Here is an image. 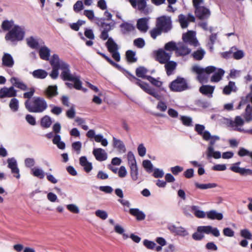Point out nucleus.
I'll return each mask as SVG.
<instances>
[{
  "label": "nucleus",
  "instance_id": "37998d69",
  "mask_svg": "<svg viewBox=\"0 0 252 252\" xmlns=\"http://www.w3.org/2000/svg\"><path fill=\"white\" fill-rule=\"evenodd\" d=\"M191 210L195 216L198 218H204L206 216L205 213L203 211L199 210L198 206H192L191 207Z\"/></svg>",
  "mask_w": 252,
  "mask_h": 252
},
{
  "label": "nucleus",
  "instance_id": "0e129e2a",
  "mask_svg": "<svg viewBox=\"0 0 252 252\" xmlns=\"http://www.w3.org/2000/svg\"><path fill=\"white\" fill-rule=\"evenodd\" d=\"M192 237L196 241H200L204 237V235H203L202 231H199V226L197 228L196 232H194L192 234Z\"/></svg>",
  "mask_w": 252,
  "mask_h": 252
},
{
  "label": "nucleus",
  "instance_id": "c756f323",
  "mask_svg": "<svg viewBox=\"0 0 252 252\" xmlns=\"http://www.w3.org/2000/svg\"><path fill=\"white\" fill-rule=\"evenodd\" d=\"M79 162L80 165L84 167V169L86 172H90L92 170V164L87 160L86 157L82 156L80 157Z\"/></svg>",
  "mask_w": 252,
  "mask_h": 252
},
{
  "label": "nucleus",
  "instance_id": "4468645a",
  "mask_svg": "<svg viewBox=\"0 0 252 252\" xmlns=\"http://www.w3.org/2000/svg\"><path fill=\"white\" fill-rule=\"evenodd\" d=\"M17 95V91L13 86L9 88L3 87L0 89V98L15 97Z\"/></svg>",
  "mask_w": 252,
  "mask_h": 252
},
{
  "label": "nucleus",
  "instance_id": "7ed1b4c3",
  "mask_svg": "<svg viewBox=\"0 0 252 252\" xmlns=\"http://www.w3.org/2000/svg\"><path fill=\"white\" fill-rule=\"evenodd\" d=\"M216 70V67L214 66H208L203 68L199 65H195L191 68V71L198 75L197 79L202 83L206 82L208 75L214 73Z\"/></svg>",
  "mask_w": 252,
  "mask_h": 252
},
{
  "label": "nucleus",
  "instance_id": "e433bc0d",
  "mask_svg": "<svg viewBox=\"0 0 252 252\" xmlns=\"http://www.w3.org/2000/svg\"><path fill=\"white\" fill-rule=\"evenodd\" d=\"M206 154L207 158L213 157L216 159H219L221 157L220 152L219 151H214V147H208Z\"/></svg>",
  "mask_w": 252,
  "mask_h": 252
},
{
  "label": "nucleus",
  "instance_id": "774afa93",
  "mask_svg": "<svg viewBox=\"0 0 252 252\" xmlns=\"http://www.w3.org/2000/svg\"><path fill=\"white\" fill-rule=\"evenodd\" d=\"M95 214L96 216L103 220H106L108 217L107 213L104 210H97L95 211Z\"/></svg>",
  "mask_w": 252,
  "mask_h": 252
},
{
  "label": "nucleus",
  "instance_id": "09e8293b",
  "mask_svg": "<svg viewBox=\"0 0 252 252\" xmlns=\"http://www.w3.org/2000/svg\"><path fill=\"white\" fill-rule=\"evenodd\" d=\"M178 19L182 28L185 29L188 27L189 22L185 15L180 14L178 17Z\"/></svg>",
  "mask_w": 252,
  "mask_h": 252
},
{
  "label": "nucleus",
  "instance_id": "f8f14e48",
  "mask_svg": "<svg viewBox=\"0 0 252 252\" xmlns=\"http://www.w3.org/2000/svg\"><path fill=\"white\" fill-rule=\"evenodd\" d=\"M241 164L240 161L233 163L230 167V169L235 173H239L242 176L250 175L252 176V170L251 169H247L245 168L240 167Z\"/></svg>",
  "mask_w": 252,
  "mask_h": 252
},
{
  "label": "nucleus",
  "instance_id": "a878e982",
  "mask_svg": "<svg viewBox=\"0 0 252 252\" xmlns=\"http://www.w3.org/2000/svg\"><path fill=\"white\" fill-rule=\"evenodd\" d=\"M214 89L215 86L202 85L199 88V92L203 95H206L209 97H212Z\"/></svg>",
  "mask_w": 252,
  "mask_h": 252
},
{
  "label": "nucleus",
  "instance_id": "f03ea898",
  "mask_svg": "<svg viewBox=\"0 0 252 252\" xmlns=\"http://www.w3.org/2000/svg\"><path fill=\"white\" fill-rule=\"evenodd\" d=\"M25 32L24 27L15 25L5 35V39L13 43L21 41L25 36Z\"/></svg>",
  "mask_w": 252,
  "mask_h": 252
},
{
  "label": "nucleus",
  "instance_id": "8fccbe9b",
  "mask_svg": "<svg viewBox=\"0 0 252 252\" xmlns=\"http://www.w3.org/2000/svg\"><path fill=\"white\" fill-rule=\"evenodd\" d=\"M177 46L176 43L174 41H170L166 43L164 45V50L167 51L168 52H171L173 51H177Z\"/></svg>",
  "mask_w": 252,
  "mask_h": 252
},
{
  "label": "nucleus",
  "instance_id": "f3484780",
  "mask_svg": "<svg viewBox=\"0 0 252 252\" xmlns=\"http://www.w3.org/2000/svg\"><path fill=\"white\" fill-rule=\"evenodd\" d=\"M167 228L171 233L176 235L182 236H186L189 235V233L186 229L182 226L177 227L174 224H169Z\"/></svg>",
  "mask_w": 252,
  "mask_h": 252
},
{
  "label": "nucleus",
  "instance_id": "338daca9",
  "mask_svg": "<svg viewBox=\"0 0 252 252\" xmlns=\"http://www.w3.org/2000/svg\"><path fill=\"white\" fill-rule=\"evenodd\" d=\"M147 80H148L153 85L158 87H160L162 85V82L151 76H148L147 77Z\"/></svg>",
  "mask_w": 252,
  "mask_h": 252
},
{
  "label": "nucleus",
  "instance_id": "79ce46f5",
  "mask_svg": "<svg viewBox=\"0 0 252 252\" xmlns=\"http://www.w3.org/2000/svg\"><path fill=\"white\" fill-rule=\"evenodd\" d=\"M148 70L144 66H139L136 69L135 73L137 77L147 79L148 75H146Z\"/></svg>",
  "mask_w": 252,
  "mask_h": 252
},
{
  "label": "nucleus",
  "instance_id": "9d476101",
  "mask_svg": "<svg viewBox=\"0 0 252 252\" xmlns=\"http://www.w3.org/2000/svg\"><path fill=\"white\" fill-rule=\"evenodd\" d=\"M182 39L185 43H188L194 47L197 46L199 44L195 37V32L193 31H189L187 33H184Z\"/></svg>",
  "mask_w": 252,
  "mask_h": 252
},
{
  "label": "nucleus",
  "instance_id": "6ab92c4d",
  "mask_svg": "<svg viewBox=\"0 0 252 252\" xmlns=\"http://www.w3.org/2000/svg\"><path fill=\"white\" fill-rule=\"evenodd\" d=\"M93 154L95 159L99 161H104L107 158V153L102 148L94 149Z\"/></svg>",
  "mask_w": 252,
  "mask_h": 252
},
{
  "label": "nucleus",
  "instance_id": "aec40b11",
  "mask_svg": "<svg viewBox=\"0 0 252 252\" xmlns=\"http://www.w3.org/2000/svg\"><path fill=\"white\" fill-rule=\"evenodd\" d=\"M205 128L204 125L200 124H196L194 127V130L198 134L202 136L204 140L207 141L210 138V133L209 131L205 130Z\"/></svg>",
  "mask_w": 252,
  "mask_h": 252
},
{
  "label": "nucleus",
  "instance_id": "864d4df0",
  "mask_svg": "<svg viewBox=\"0 0 252 252\" xmlns=\"http://www.w3.org/2000/svg\"><path fill=\"white\" fill-rule=\"evenodd\" d=\"M162 32H163L156 26L150 31V35L154 39H156L157 36L160 35Z\"/></svg>",
  "mask_w": 252,
  "mask_h": 252
},
{
  "label": "nucleus",
  "instance_id": "ddd939ff",
  "mask_svg": "<svg viewBox=\"0 0 252 252\" xmlns=\"http://www.w3.org/2000/svg\"><path fill=\"white\" fill-rule=\"evenodd\" d=\"M7 167L11 169V173L13 176L17 179H19L20 174L19 173V169L17 166L16 160L14 158H9L7 159Z\"/></svg>",
  "mask_w": 252,
  "mask_h": 252
},
{
  "label": "nucleus",
  "instance_id": "3c124183",
  "mask_svg": "<svg viewBox=\"0 0 252 252\" xmlns=\"http://www.w3.org/2000/svg\"><path fill=\"white\" fill-rule=\"evenodd\" d=\"M183 125L186 126H192V118L189 116H181L180 118Z\"/></svg>",
  "mask_w": 252,
  "mask_h": 252
},
{
  "label": "nucleus",
  "instance_id": "603ef678",
  "mask_svg": "<svg viewBox=\"0 0 252 252\" xmlns=\"http://www.w3.org/2000/svg\"><path fill=\"white\" fill-rule=\"evenodd\" d=\"M114 230L117 233L122 235L123 239L125 240L129 237L127 234L124 233L125 230L124 228L118 224L115 225Z\"/></svg>",
  "mask_w": 252,
  "mask_h": 252
},
{
  "label": "nucleus",
  "instance_id": "5fc2aeb1",
  "mask_svg": "<svg viewBox=\"0 0 252 252\" xmlns=\"http://www.w3.org/2000/svg\"><path fill=\"white\" fill-rule=\"evenodd\" d=\"M9 107L13 112H16L19 109V101L16 98H12L9 102Z\"/></svg>",
  "mask_w": 252,
  "mask_h": 252
},
{
  "label": "nucleus",
  "instance_id": "412c9836",
  "mask_svg": "<svg viewBox=\"0 0 252 252\" xmlns=\"http://www.w3.org/2000/svg\"><path fill=\"white\" fill-rule=\"evenodd\" d=\"M96 24L99 27L102 29V31L109 32L112 29V27L114 26V23L107 24L104 22V18H95Z\"/></svg>",
  "mask_w": 252,
  "mask_h": 252
},
{
  "label": "nucleus",
  "instance_id": "1a4fd4ad",
  "mask_svg": "<svg viewBox=\"0 0 252 252\" xmlns=\"http://www.w3.org/2000/svg\"><path fill=\"white\" fill-rule=\"evenodd\" d=\"M172 54L171 52H166L163 49H159L155 51L156 59L161 64L170 61Z\"/></svg>",
  "mask_w": 252,
  "mask_h": 252
},
{
  "label": "nucleus",
  "instance_id": "de8ad7c7",
  "mask_svg": "<svg viewBox=\"0 0 252 252\" xmlns=\"http://www.w3.org/2000/svg\"><path fill=\"white\" fill-rule=\"evenodd\" d=\"M126 56L127 61L129 63H135L137 61L135 57V52L132 50H128L126 52Z\"/></svg>",
  "mask_w": 252,
  "mask_h": 252
},
{
  "label": "nucleus",
  "instance_id": "423d86ee",
  "mask_svg": "<svg viewBox=\"0 0 252 252\" xmlns=\"http://www.w3.org/2000/svg\"><path fill=\"white\" fill-rule=\"evenodd\" d=\"M170 89L174 92H180L188 89L186 80L182 77H178L169 85Z\"/></svg>",
  "mask_w": 252,
  "mask_h": 252
},
{
  "label": "nucleus",
  "instance_id": "9b49d317",
  "mask_svg": "<svg viewBox=\"0 0 252 252\" xmlns=\"http://www.w3.org/2000/svg\"><path fill=\"white\" fill-rule=\"evenodd\" d=\"M194 13L196 17L201 20L208 19L211 15L209 9L204 6L195 8Z\"/></svg>",
  "mask_w": 252,
  "mask_h": 252
},
{
  "label": "nucleus",
  "instance_id": "6e6d98bb",
  "mask_svg": "<svg viewBox=\"0 0 252 252\" xmlns=\"http://www.w3.org/2000/svg\"><path fill=\"white\" fill-rule=\"evenodd\" d=\"M127 160H128V164L129 165V166H135L137 165L136 159L135 158V156L133 154V153L129 151L127 153Z\"/></svg>",
  "mask_w": 252,
  "mask_h": 252
},
{
  "label": "nucleus",
  "instance_id": "cd10ccee",
  "mask_svg": "<svg viewBox=\"0 0 252 252\" xmlns=\"http://www.w3.org/2000/svg\"><path fill=\"white\" fill-rule=\"evenodd\" d=\"M50 49L46 46H41L39 50V54L40 58L45 61H49L50 56Z\"/></svg>",
  "mask_w": 252,
  "mask_h": 252
},
{
  "label": "nucleus",
  "instance_id": "2eb2a0df",
  "mask_svg": "<svg viewBox=\"0 0 252 252\" xmlns=\"http://www.w3.org/2000/svg\"><path fill=\"white\" fill-rule=\"evenodd\" d=\"M245 123L244 120L239 116L235 117L234 120H230L228 122L229 126L233 128V129L239 132L240 129H243L241 128Z\"/></svg>",
  "mask_w": 252,
  "mask_h": 252
},
{
  "label": "nucleus",
  "instance_id": "a211bd4d",
  "mask_svg": "<svg viewBox=\"0 0 252 252\" xmlns=\"http://www.w3.org/2000/svg\"><path fill=\"white\" fill-rule=\"evenodd\" d=\"M199 230L207 234H212L215 237H218L220 235L219 230L217 227H213L210 225L200 226H199Z\"/></svg>",
  "mask_w": 252,
  "mask_h": 252
},
{
  "label": "nucleus",
  "instance_id": "bb28decb",
  "mask_svg": "<svg viewBox=\"0 0 252 252\" xmlns=\"http://www.w3.org/2000/svg\"><path fill=\"white\" fill-rule=\"evenodd\" d=\"M186 43H179L177 46L176 53L180 56H186L189 54L191 52V49L189 48Z\"/></svg>",
  "mask_w": 252,
  "mask_h": 252
},
{
  "label": "nucleus",
  "instance_id": "69168bd1",
  "mask_svg": "<svg viewBox=\"0 0 252 252\" xmlns=\"http://www.w3.org/2000/svg\"><path fill=\"white\" fill-rule=\"evenodd\" d=\"M13 21H8L5 20L3 21L1 28L4 31H8L11 28L12 29L13 27Z\"/></svg>",
  "mask_w": 252,
  "mask_h": 252
},
{
  "label": "nucleus",
  "instance_id": "2f4dec72",
  "mask_svg": "<svg viewBox=\"0 0 252 252\" xmlns=\"http://www.w3.org/2000/svg\"><path fill=\"white\" fill-rule=\"evenodd\" d=\"M113 144L114 148H117L121 153H125L126 149L123 142L120 139L113 137Z\"/></svg>",
  "mask_w": 252,
  "mask_h": 252
},
{
  "label": "nucleus",
  "instance_id": "b1692460",
  "mask_svg": "<svg viewBox=\"0 0 252 252\" xmlns=\"http://www.w3.org/2000/svg\"><path fill=\"white\" fill-rule=\"evenodd\" d=\"M14 64V61L12 56L9 54L4 53L2 57V64L4 66L12 67Z\"/></svg>",
  "mask_w": 252,
  "mask_h": 252
},
{
  "label": "nucleus",
  "instance_id": "20e7f679",
  "mask_svg": "<svg viewBox=\"0 0 252 252\" xmlns=\"http://www.w3.org/2000/svg\"><path fill=\"white\" fill-rule=\"evenodd\" d=\"M156 26H158L164 33L169 32L172 28L171 17L161 16L156 19Z\"/></svg>",
  "mask_w": 252,
  "mask_h": 252
},
{
  "label": "nucleus",
  "instance_id": "4d7b16f0",
  "mask_svg": "<svg viewBox=\"0 0 252 252\" xmlns=\"http://www.w3.org/2000/svg\"><path fill=\"white\" fill-rule=\"evenodd\" d=\"M244 118L247 122H250L252 121V114L251 113V106L250 104L247 105L245 112L244 115Z\"/></svg>",
  "mask_w": 252,
  "mask_h": 252
},
{
  "label": "nucleus",
  "instance_id": "ea45409f",
  "mask_svg": "<svg viewBox=\"0 0 252 252\" xmlns=\"http://www.w3.org/2000/svg\"><path fill=\"white\" fill-rule=\"evenodd\" d=\"M236 91V87L234 82L230 81L227 85H226L223 90V93L225 94H229L231 92H235Z\"/></svg>",
  "mask_w": 252,
  "mask_h": 252
},
{
  "label": "nucleus",
  "instance_id": "6e6552de",
  "mask_svg": "<svg viewBox=\"0 0 252 252\" xmlns=\"http://www.w3.org/2000/svg\"><path fill=\"white\" fill-rule=\"evenodd\" d=\"M60 69L62 70L61 77L64 81H70L73 80V78L75 76L71 73L69 65L61 59Z\"/></svg>",
  "mask_w": 252,
  "mask_h": 252
},
{
  "label": "nucleus",
  "instance_id": "c9c22d12",
  "mask_svg": "<svg viewBox=\"0 0 252 252\" xmlns=\"http://www.w3.org/2000/svg\"><path fill=\"white\" fill-rule=\"evenodd\" d=\"M40 39L30 36L26 39L28 45L32 49H36L39 46Z\"/></svg>",
  "mask_w": 252,
  "mask_h": 252
},
{
  "label": "nucleus",
  "instance_id": "f257e3e1",
  "mask_svg": "<svg viewBox=\"0 0 252 252\" xmlns=\"http://www.w3.org/2000/svg\"><path fill=\"white\" fill-rule=\"evenodd\" d=\"M25 106L28 111L31 113H41L48 107L45 99L41 97H34L32 101L27 99L25 102Z\"/></svg>",
  "mask_w": 252,
  "mask_h": 252
},
{
  "label": "nucleus",
  "instance_id": "a18cd8bd",
  "mask_svg": "<svg viewBox=\"0 0 252 252\" xmlns=\"http://www.w3.org/2000/svg\"><path fill=\"white\" fill-rule=\"evenodd\" d=\"M205 54V51L203 49H200L196 51H194L192 54V56L194 60L197 61L201 60Z\"/></svg>",
  "mask_w": 252,
  "mask_h": 252
},
{
  "label": "nucleus",
  "instance_id": "e2e57ef3",
  "mask_svg": "<svg viewBox=\"0 0 252 252\" xmlns=\"http://www.w3.org/2000/svg\"><path fill=\"white\" fill-rule=\"evenodd\" d=\"M94 139L95 142L101 143L103 146H106L108 145L107 140L103 138V135L101 134L96 135Z\"/></svg>",
  "mask_w": 252,
  "mask_h": 252
},
{
  "label": "nucleus",
  "instance_id": "39448f33",
  "mask_svg": "<svg viewBox=\"0 0 252 252\" xmlns=\"http://www.w3.org/2000/svg\"><path fill=\"white\" fill-rule=\"evenodd\" d=\"M60 61L58 55L55 54L52 55L50 60V63L52 67V70L50 74L53 79H56L59 76V70L60 69Z\"/></svg>",
  "mask_w": 252,
  "mask_h": 252
},
{
  "label": "nucleus",
  "instance_id": "c03bdc74",
  "mask_svg": "<svg viewBox=\"0 0 252 252\" xmlns=\"http://www.w3.org/2000/svg\"><path fill=\"white\" fill-rule=\"evenodd\" d=\"M130 175L132 181H136L138 179V170L137 165L130 166Z\"/></svg>",
  "mask_w": 252,
  "mask_h": 252
},
{
  "label": "nucleus",
  "instance_id": "393cba45",
  "mask_svg": "<svg viewBox=\"0 0 252 252\" xmlns=\"http://www.w3.org/2000/svg\"><path fill=\"white\" fill-rule=\"evenodd\" d=\"M10 81L14 87L22 91H26L28 89L27 85L18 78L13 77Z\"/></svg>",
  "mask_w": 252,
  "mask_h": 252
},
{
  "label": "nucleus",
  "instance_id": "c85d7f7f",
  "mask_svg": "<svg viewBox=\"0 0 252 252\" xmlns=\"http://www.w3.org/2000/svg\"><path fill=\"white\" fill-rule=\"evenodd\" d=\"M164 64L167 75L168 76L172 75L177 67V63L173 61H169Z\"/></svg>",
  "mask_w": 252,
  "mask_h": 252
},
{
  "label": "nucleus",
  "instance_id": "0eeeda50",
  "mask_svg": "<svg viewBox=\"0 0 252 252\" xmlns=\"http://www.w3.org/2000/svg\"><path fill=\"white\" fill-rule=\"evenodd\" d=\"M106 46L108 51L112 54L113 58L117 62H119L121 59L120 54L118 51L119 47L112 37L108 38L106 43Z\"/></svg>",
  "mask_w": 252,
  "mask_h": 252
},
{
  "label": "nucleus",
  "instance_id": "4be33fe9",
  "mask_svg": "<svg viewBox=\"0 0 252 252\" xmlns=\"http://www.w3.org/2000/svg\"><path fill=\"white\" fill-rule=\"evenodd\" d=\"M126 72L129 76V77H128V78L131 82L138 85L144 91H145V90L147 89V88L149 86V85L147 83L144 82L142 81L141 80H140L139 79L136 78L135 76L132 75L129 72L126 71Z\"/></svg>",
  "mask_w": 252,
  "mask_h": 252
},
{
  "label": "nucleus",
  "instance_id": "49530a36",
  "mask_svg": "<svg viewBox=\"0 0 252 252\" xmlns=\"http://www.w3.org/2000/svg\"><path fill=\"white\" fill-rule=\"evenodd\" d=\"M147 94L152 95L157 100H160L161 99V95L158 94V92L155 89L152 88L149 86L145 91Z\"/></svg>",
  "mask_w": 252,
  "mask_h": 252
},
{
  "label": "nucleus",
  "instance_id": "58836bf2",
  "mask_svg": "<svg viewBox=\"0 0 252 252\" xmlns=\"http://www.w3.org/2000/svg\"><path fill=\"white\" fill-rule=\"evenodd\" d=\"M230 52L233 54V57L236 60H240L244 57L245 54L243 50H237L235 47H232Z\"/></svg>",
  "mask_w": 252,
  "mask_h": 252
},
{
  "label": "nucleus",
  "instance_id": "13d9d810",
  "mask_svg": "<svg viewBox=\"0 0 252 252\" xmlns=\"http://www.w3.org/2000/svg\"><path fill=\"white\" fill-rule=\"evenodd\" d=\"M142 165L147 172L151 173L153 171V165L150 160H144L142 162Z\"/></svg>",
  "mask_w": 252,
  "mask_h": 252
},
{
  "label": "nucleus",
  "instance_id": "dca6fc26",
  "mask_svg": "<svg viewBox=\"0 0 252 252\" xmlns=\"http://www.w3.org/2000/svg\"><path fill=\"white\" fill-rule=\"evenodd\" d=\"M150 17H144L139 19L137 21V28L142 32H146L149 29L148 22Z\"/></svg>",
  "mask_w": 252,
  "mask_h": 252
},
{
  "label": "nucleus",
  "instance_id": "72a5a7b5",
  "mask_svg": "<svg viewBox=\"0 0 252 252\" xmlns=\"http://www.w3.org/2000/svg\"><path fill=\"white\" fill-rule=\"evenodd\" d=\"M121 29V32L123 34H126L128 32L133 31L135 30V27L132 24L124 22L120 26Z\"/></svg>",
  "mask_w": 252,
  "mask_h": 252
},
{
  "label": "nucleus",
  "instance_id": "f704fd0d",
  "mask_svg": "<svg viewBox=\"0 0 252 252\" xmlns=\"http://www.w3.org/2000/svg\"><path fill=\"white\" fill-rule=\"evenodd\" d=\"M207 218L211 220H221L223 218L222 213H218L216 210H211L206 213Z\"/></svg>",
  "mask_w": 252,
  "mask_h": 252
},
{
  "label": "nucleus",
  "instance_id": "052dcab7",
  "mask_svg": "<svg viewBox=\"0 0 252 252\" xmlns=\"http://www.w3.org/2000/svg\"><path fill=\"white\" fill-rule=\"evenodd\" d=\"M32 171L34 176L38 177L40 179L44 178L45 176V173L41 169L33 168H32Z\"/></svg>",
  "mask_w": 252,
  "mask_h": 252
},
{
  "label": "nucleus",
  "instance_id": "bf43d9fd",
  "mask_svg": "<svg viewBox=\"0 0 252 252\" xmlns=\"http://www.w3.org/2000/svg\"><path fill=\"white\" fill-rule=\"evenodd\" d=\"M73 80H71L70 81L74 82L73 87L78 90H81L82 89V82L80 81V77L79 76H75L73 78Z\"/></svg>",
  "mask_w": 252,
  "mask_h": 252
},
{
  "label": "nucleus",
  "instance_id": "a19ab883",
  "mask_svg": "<svg viewBox=\"0 0 252 252\" xmlns=\"http://www.w3.org/2000/svg\"><path fill=\"white\" fill-rule=\"evenodd\" d=\"M52 123L51 118L48 115H45L41 119L40 125L43 128L49 127Z\"/></svg>",
  "mask_w": 252,
  "mask_h": 252
},
{
  "label": "nucleus",
  "instance_id": "473e14b6",
  "mask_svg": "<svg viewBox=\"0 0 252 252\" xmlns=\"http://www.w3.org/2000/svg\"><path fill=\"white\" fill-rule=\"evenodd\" d=\"M129 213L136 217L138 220H142L145 219V214L137 208H131L129 209Z\"/></svg>",
  "mask_w": 252,
  "mask_h": 252
},
{
  "label": "nucleus",
  "instance_id": "4c0bfd02",
  "mask_svg": "<svg viewBox=\"0 0 252 252\" xmlns=\"http://www.w3.org/2000/svg\"><path fill=\"white\" fill-rule=\"evenodd\" d=\"M32 75L35 78L43 79L47 76L48 73L45 70L38 69L34 70L32 72Z\"/></svg>",
  "mask_w": 252,
  "mask_h": 252
},
{
  "label": "nucleus",
  "instance_id": "680f3d73",
  "mask_svg": "<svg viewBox=\"0 0 252 252\" xmlns=\"http://www.w3.org/2000/svg\"><path fill=\"white\" fill-rule=\"evenodd\" d=\"M195 187L199 189H211L215 188L217 186V185L215 183H209V184H199L198 183H196L195 184Z\"/></svg>",
  "mask_w": 252,
  "mask_h": 252
},
{
  "label": "nucleus",
  "instance_id": "5701e85b",
  "mask_svg": "<svg viewBox=\"0 0 252 252\" xmlns=\"http://www.w3.org/2000/svg\"><path fill=\"white\" fill-rule=\"evenodd\" d=\"M56 85L49 86L44 91V94L48 98H52L58 94Z\"/></svg>",
  "mask_w": 252,
  "mask_h": 252
},
{
  "label": "nucleus",
  "instance_id": "7c9ffc66",
  "mask_svg": "<svg viewBox=\"0 0 252 252\" xmlns=\"http://www.w3.org/2000/svg\"><path fill=\"white\" fill-rule=\"evenodd\" d=\"M224 71L221 68H219L214 73V74L211 77L210 81L212 82H219L220 81L224 75Z\"/></svg>",
  "mask_w": 252,
  "mask_h": 252
}]
</instances>
